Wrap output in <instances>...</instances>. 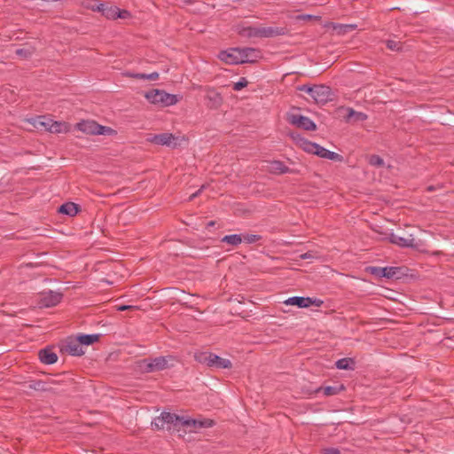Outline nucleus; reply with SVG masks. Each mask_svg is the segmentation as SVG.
Masks as SVG:
<instances>
[{
	"label": "nucleus",
	"mask_w": 454,
	"mask_h": 454,
	"mask_svg": "<svg viewBox=\"0 0 454 454\" xmlns=\"http://www.w3.org/2000/svg\"><path fill=\"white\" fill-rule=\"evenodd\" d=\"M175 361L176 357L173 356L145 358L140 362V367L145 372H160L173 366Z\"/></svg>",
	"instance_id": "nucleus-1"
},
{
	"label": "nucleus",
	"mask_w": 454,
	"mask_h": 454,
	"mask_svg": "<svg viewBox=\"0 0 454 454\" xmlns=\"http://www.w3.org/2000/svg\"><path fill=\"white\" fill-rule=\"evenodd\" d=\"M75 129L87 135L113 136L116 134V130L112 128L100 125L92 120L81 121L76 123Z\"/></svg>",
	"instance_id": "nucleus-2"
},
{
	"label": "nucleus",
	"mask_w": 454,
	"mask_h": 454,
	"mask_svg": "<svg viewBox=\"0 0 454 454\" xmlns=\"http://www.w3.org/2000/svg\"><path fill=\"white\" fill-rule=\"evenodd\" d=\"M145 98L152 104L160 106H174L178 102L177 96L170 94L162 90H151L145 95Z\"/></svg>",
	"instance_id": "nucleus-3"
},
{
	"label": "nucleus",
	"mask_w": 454,
	"mask_h": 454,
	"mask_svg": "<svg viewBox=\"0 0 454 454\" xmlns=\"http://www.w3.org/2000/svg\"><path fill=\"white\" fill-rule=\"evenodd\" d=\"M333 93L330 87L323 84L314 85V90L311 95L312 99L317 105H325L332 101Z\"/></svg>",
	"instance_id": "nucleus-4"
},
{
	"label": "nucleus",
	"mask_w": 454,
	"mask_h": 454,
	"mask_svg": "<svg viewBox=\"0 0 454 454\" xmlns=\"http://www.w3.org/2000/svg\"><path fill=\"white\" fill-rule=\"evenodd\" d=\"M287 121L292 125H294L304 130L313 131L316 130L317 126L315 122L307 116H303L298 114H289L287 115Z\"/></svg>",
	"instance_id": "nucleus-5"
},
{
	"label": "nucleus",
	"mask_w": 454,
	"mask_h": 454,
	"mask_svg": "<svg viewBox=\"0 0 454 454\" xmlns=\"http://www.w3.org/2000/svg\"><path fill=\"white\" fill-rule=\"evenodd\" d=\"M284 303L286 305L297 306L298 308H309L311 305L319 307L321 306L323 301L319 299H313L310 297L294 296L288 298L286 301H284Z\"/></svg>",
	"instance_id": "nucleus-6"
},
{
	"label": "nucleus",
	"mask_w": 454,
	"mask_h": 454,
	"mask_svg": "<svg viewBox=\"0 0 454 454\" xmlns=\"http://www.w3.org/2000/svg\"><path fill=\"white\" fill-rule=\"evenodd\" d=\"M369 271L379 278H398L401 273L399 267H370Z\"/></svg>",
	"instance_id": "nucleus-7"
},
{
	"label": "nucleus",
	"mask_w": 454,
	"mask_h": 454,
	"mask_svg": "<svg viewBox=\"0 0 454 454\" xmlns=\"http://www.w3.org/2000/svg\"><path fill=\"white\" fill-rule=\"evenodd\" d=\"M62 350L68 353L71 356H80L84 354V350L80 342V340L77 337H69L66 340L65 343L62 346Z\"/></svg>",
	"instance_id": "nucleus-8"
},
{
	"label": "nucleus",
	"mask_w": 454,
	"mask_h": 454,
	"mask_svg": "<svg viewBox=\"0 0 454 454\" xmlns=\"http://www.w3.org/2000/svg\"><path fill=\"white\" fill-rule=\"evenodd\" d=\"M239 64L254 63L262 58L261 51L255 48H239Z\"/></svg>",
	"instance_id": "nucleus-9"
},
{
	"label": "nucleus",
	"mask_w": 454,
	"mask_h": 454,
	"mask_svg": "<svg viewBox=\"0 0 454 454\" xmlns=\"http://www.w3.org/2000/svg\"><path fill=\"white\" fill-rule=\"evenodd\" d=\"M62 294L59 292L49 291L47 293L41 294L39 305L41 307L50 308L56 306L60 302Z\"/></svg>",
	"instance_id": "nucleus-10"
},
{
	"label": "nucleus",
	"mask_w": 454,
	"mask_h": 454,
	"mask_svg": "<svg viewBox=\"0 0 454 454\" xmlns=\"http://www.w3.org/2000/svg\"><path fill=\"white\" fill-rule=\"evenodd\" d=\"M220 60L223 61L228 65H238L239 64V48H230L225 51H221L218 54Z\"/></svg>",
	"instance_id": "nucleus-11"
},
{
	"label": "nucleus",
	"mask_w": 454,
	"mask_h": 454,
	"mask_svg": "<svg viewBox=\"0 0 454 454\" xmlns=\"http://www.w3.org/2000/svg\"><path fill=\"white\" fill-rule=\"evenodd\" d=\"M287 29L284 27H259L260 38H272L279 35H285Z\"/></svg>",
	"instance_id": "nucleus-12"
},
{
	"label": "nucleus",
	"mask_w": 454,
	"mask_h": 454,
	"mask_svg": "<svg viewBox=\"0 0 454 454\" xmlns=\"http://www.w3.org/2000/svg\"><path fill=\"white\" fill-rule=\"evenodd\" d=\"M387 239L390 243L395 244L400 247H417V243L415 242V239L412 237V235H409L408 238H403L391 232Z\"/></svg>",
	"instance_id": "nucleus-13"
},
{
	"label": "nucleus",
	"mask_w": 454,
	"mask_h": 454,
	"mask_svg": "<svg viewBox=\"0 0 454 454\" xmlns=\"http://www.w3.org/2000/svg\"><path fill=\"white\" fill-rule=\"evenodd\" d=\"M176 140V137L173 134L161 133L154 135L150 141L156 145H168L175 148L177 145Z\"/></svg>",
	"instance_id": "nucleus-14"
},
{
	"label": "nucleus",
	"mask_w": 454,
	"mask_h": 454,
	"mask_svg": "<svg viewBox=\"0 0 454 454\" xmlns=\"http://www.w3.org/2000/svg\"><path fill=\"white\" fill-rule=\"evenodd\" d=\"M205 98L207 100V106L209 108L216 109L223 103V98L221 94L213 88H207L206 90Z\"/></svg>",
	"instance_id": "nucleus-15"
},
{
	"label": "nucleus",
	"mask_w": 454,
	"mask_h": 454,
	"mask_svg": "<svg viewBox=\"0 0 454 454\" xmlns=\"http://www.w3.org/2000/svg\"><path fill=\"white\" fill-rule=\"evenodd\" d=\"M39 359L44 364H53L58 360V356L50 348H45L39 351Z\"/></svg>",
	"instance_id": "nucleus-16"
},
{
	"label": "nucleus",
	"mask_w": 454,
	"mask_h": 454,
	"mask_svg": "<svg viewBox=\"0 0 454 454\" xmlns=\"http://www.w3.org/2000/svg\"><path fill=\"white\" fill-rule=\"evenodd\" d=\"M209 367L216 369H231L232 367V363L229 359L223 358L212 353Z\"/></svg>",
	"instance_id": "nucleus-17"
},
{
	"label": "nucleus",
	"mask_w": 454,
	"mask_h": 454,
	"mask_svg": "<svg viewBox=\"0 0 454 454\" xmlns=\"http://www.w3.org/2000/svg\"><path fill=\"white\" fill-rule=\"evenodd\" d=\"M80 211V206L74 202H66L58 208V213L74 216Z\"/></svg>",
	"instance_id": "nucleus-18"
},
{
	"label": "nucleus",
	"mask_w": 454,
	"mask_h": 454,
	"mask_svg": "<svg viewBox=\"0 0 454 454\" xmlns=\"http://www.w3.org/2000/svg\"><path fill=\"white\" fill-rule=\"evenodd\" d=\"M345 390V387L342 384H337L334 386L320 387L317 388L316 393H323L325 396H332L340 394Z\"/></svg>",
	"instance_id": "nucleus-19"
},
{
	"label": "nucleus",
	"mask_w": 454,
	"mask_h": 454,
	"mask_svg": "<svg viewBox=\"0 0 454 454\" xmlns=\"http://www.w3.org/2000/svg\"><path fill=\"white\" fill-rule=\"evenodd\" d=\"M29 388L37 390V391H43V392H57L58 389L54 387L53 386H51L47 380H33L29 384Z\"/></svg>",
	"instance_id": "nucleus-20"
},
{
	"label": "nucleus",
	"mask_w": 454,
	"mask_h": 454,
	"mask_svg": "<svg viewBox=\"0 0 454 454\" xmlns=\"http://www.w3.org/2000/svg\"><path fill=\"white\" fill-rule=\"evenodd\" d=\"M269 171L275 175L290 172V168L281 160H272L269 165Z\"/></svg>",
	"instance_id": "nucleus-21"
},
{
	"label": "nucleus",
	"mask_w": 454,
	"mask_h": 454,
	"mask_svg": "<svg viewBox=\"0 0 454 454\" xmlns=\"http://www.w3.org/2000/svg\"><path fill=\"white\" fill-rule=\"evenodd\" d=\"M315 152L316 155L319 156L320 158L328 159L334 161H341L343 159V157L340 154L336 153L334 152H331L321 145L319 146L318 151Z\"/></svg>",
	"instance_id": "nucleus-22"
},
{
	"label": "nucleus",
	"mask_w": 454,
	"mask_h": 454,
	"mask_svg": "<svg viewBox=\"0 0 454 454\" xmlns=\"http://www.w3.org/2000/svg\"><path fill=\"white\" fill-rule=\"evenodd\" d=\"M221 242L231 245V247H238L242 243V234L225 235L222 238Z\"/></svg>",
	"instance_id": "nucleus-23"
},
{
	"label": "nucleus",
	"mask_w": 454,
	"mask_h": 454,
	"mask_svg": "<svg viewBox=\"0 0 454 454\" xmlns=\"http://www.w3.org/2000/svg\"><path fill=\"white\" fill-rule=\"evenodd\" d=\"M335 366L340 370H353L355 366V361L349 357L341 358L336 361Z\"/></svg>",
	"instance_id": "nucleus-24"
},
{
	"label": "nucleus",
	"mask_w": 454,
	"mask_h": 454,
	"mask_svg": "<svg viewBox=\"0 0 454 454\" xmlns=\"http://www.w3.org/2000/svg\"><path fill=\"white\" fill-rule=\"evenodd\" d=\"M347 121L354 119L355 121H364L367 120L368 116L366 114L362 112H356L353 108H348Z\"/></svg>",
	"instance_id": "nucleus-25"
},
{
	"label": "nucleus",
	"mask_w": 454,
	"mask_h": 454,
	"mask_svg": "<svg viewBox=\"0 0 454 454\" xmlns=\"http://www.w3.org/2000/svg\"><path fill=\"white\" fill-rule=\"evenodd\" d=\"M215 425V421L210 419H195V423L192 426L193 432L201 428H208Z\"/></svg>",
	"instance_id": "nucleus-26"
},
{
	"label": "nucleus",
	"mask_w": 454,
	"mask_h": 454,
	"mask_svg": "<svg viewBox=\"0 0 454 454\" xmlns=\"http://www.w3.org/2000/svg\"><path fill=\"white\" fill-rule=\"evenodd\" d=\"M78 338L82 346H89L98 341L100 334H79Z\"/></svg>",
	"instance_id": "nucleus-27"
},
{
	"label": "nucleus",
	"mask_w": 454,
	"mask_h": 454,
	"mask_svg": "<svg viewBox=\"0 0 454 454\" xmlns=\"http://www.w3.org/2000/svg\"><path fill=\"white\" fill-rule=\"evenodd\" d=\"M127 76L136 78V79H141V80L155 81L159 78V73H157V72H153L151 74L129 73V74H127Z\"/></svg>",
	"instance_id": "nucleus-28"
},
{
	"label": "nucleus",
	"mask_w": 454,
	"mask_h": 454,
	"mask_svg": "<svg viewBox=\"0 0 454 454\" xmlns=\"http://www.w3.org/2000/svg\"><path fill=\"white\" fill-rule=\"evenodd\" d=\"M35 52V48L33 46L20 48L15 51L16 55L22 59H30Z\"/></svg>",
	"instance_id": "nucleus-29"
},
{
	"label": "nucleus",
	"mask_w": 454,
	"mask_h": 454,
	"mask_svg": "<svg viewBox=\"0 0 454 454\" xmlns=\"http://www.w3.org/2000/svg\"><path fill=\"white\" fill-rule=\"evenodd\" d=\"M211 352H197L194 354V359L201 364H205L209 367L211 361Z\"/></svg>",
	"instance_id": "nucleus-30"
},
{
	"label": "nucleus",
	"mask_w": 454,
	"mask_h": 454,
	"mask_svg": "<svg viewBox=\"0 0 454 454\" xmlns=\"http://www.w3.org/2000/svg\"><path fill=\"white\" fill-rule=\"evenodd\" d=\"M161 419L165 424H172L175 427H178L179 415L176 413L163 411L161 412Z\"/></svg>",
	"instance_id": "nucleus-31"
},
{
	"label": "nucleus",
	"mask_w": 454,
	"mask_h": 454,
	"mask_svg": "<svg viewBox=\"0 0 454 454\" xmlns=\"http://www.w3.org/2000/svg\"><path fill=\"white\" fill-rule=\"evenodd\" d=\"M51 123V119H48L45 116H38L34 121L33 124L36 129H44V130L48 131V128H50Z\"/></svg>",
	"instance_id": "nucleus-32"
},
{
	"label": "nucleus",
	"mask_w": 454,
	"mask_h": 454,
	"mask_svg": "<svg viewBox=\"0 0 454 454\" xmlns=\"http://www.w3.org/2000/svg\"><path fill=\"white\" fill-rule=\"evenodd\" d=\"M194 423H195L194 419H191V418L184 417V416H179L178 426L187 428L189 433H193V430L192 429V426Z\"/></svg>",
	"instance_id": "nucleus-33"
},
{
	"label": "nucleus",
	"mask_w": 454,
	"mask_h": 454,
	"mask_svg": "<svg viewBox=\"0 0 454 454\" xmlns=\"http://www.w3.org/2000/svg\"><path fill=\"white\" fill-rule=\"evenodd\" d=\"M239 34L247 37H259V27H244Z\"/></svg>",
	"instance_id": "nucleus-34"
},
{
	"label": "nucleus",
	"mask_w": 454,
	"mask_h": 454,
	"mask_svg": "<svg viewBox=\"0 0 454 454\" xmlns=\"http://www.w3.org/2000/svg\"><path fill=\"white\" fill-rule=\"evenodd\" d=\"M319 146H320L319 145L310 142V141H308V140H304L301 143V147L305 152H307L309 153L315 154V155H316L315 151H318Z\"/></svg>",
	"instance_id": "nucleus-35"
},
{
	"label": "nucleus",
	"mask_w": 454,
	"mask_h": 454,
	"mask_svg": "<svg viewBox=\"0 0 454 454\" xmlns=\"http://www.w3.org/2000/svg\"><path fill=\"white\" fill-rule=\"evenodd\" d=\"M119 8L116 6L106 5L103 15L110 20H116Z\"/></svg>",
	"instance_id": "nucleus-36"
},
{
	"label": "nucleus",
	"mask_w": 454,
	"mask_h": 454,
	"mask_svg": "<svg viewBox=\"0 0 454 454\" xmlns=\"http://www.w3.org/2000/svg\"><path fill=\"white\" fill-rule=\"evenodd\" d=\"M262 237L261 235H257V234H248V233L242 234V242L244 241L247 244L256 243V242L262 240Z\"/></svg>",
	"instance_id": "nucleus-37"
},
{
	"label": "nucleus",
	"mask_w": 454,
	"mask_h": 454,
	"mask_svg": "<svg viewBox=\"0 0 454 454\" xmlns=\"http://www.w3.org/2000/svg\"><path fill=\"white\" fill-rule=\"evenodd\" d=\"M64 375H59L58 376L57 378L55 379H49L47 380V382L51 385V386H53L54 387H56L58 389V391L56 393H59V392H61L63 391L64 389L63 388H59V386L60 385H63L65 384V380L63 379Z\"/></svg>",
	"instance_id": "nucleus-38"
},
{
	"label": "nucleus",
	"mask_w": 454,
	"mask_h": 454,
	"mask_svg": "<svg viewBox=\"0 0 454 454\" xmlns=\"http://www.w3.org/2000/svg\"><path fill=\"white\" fill-rule=\"evenodd\" d=\"M63 123L59 121H53L51 120V123L50 128H48V131L51 133H60L62 131Z\"/></svg>",
	"instance_id": "nucleus-39"
},
{
	"label": "nucleus",
	"mask_w": 454,
	"mask_h": 454,
	"mask_svg": "<svg viewBox=\"0 0 454 454\" xmlns=\"http://www.w3.org/2000/svg\"><path fill=\"white\" fill-rule=\"evenodd\" d=\"M369 163L372 166L381 167L384 165V160L379 155L373 154L370 156Z\"/></svg>",
	"instance_id": "nucleus-40"
},
{
	"label": "nucleus",
	"mask_w": 454,
	"mask_h": 454,
	"mask_svg": "<svg viewBox=\"0 0 454 454\" xmlns=\"http://www.w3.org/2000/svg\"><path fill=\"white\" fill-rule=\"evenodd\" d=\"M90 8L92 11H97V12H101L103 14L104 10L106 8V4H103V3H100L98 0H93L92 4L90 5Z\"/></svg>",
	"instance_id": "nucleus-41"
},
{
	"label": "nucleus",
	"mask_w": 454,
	"mask_h": 454,
	"mask_svg": "<svg viewBox=\"0 0 454 454\" xmlns=\"http://www.w3.org/2000/svg\"><path fill=\"white\" fill-rule=\"evenodd\" d=\"M165 425V422L161 419V414L156 417L152 422V427L157 430L163 429Z\"/></svg>",
	"instance_id": "nucleus-42"
},
{
	"label": "nucleus",
	"mask_w": 454,
	"mask_h": 454,
	"mask_svg": "<svg viewBox=\"0 0 454 454\" xmlns=\"http://www.w3.org/2000/svg\"><path fill=\"white\" fill-rule=\"evenodd\" d=\"M247 83H248L247 80L245 77H241L239 80V82H237L233 84V90L236 91L241 90L242 89H244L245 87L247 86Z\"/></svg>",
	"instance_id": "nucleus-43"
},
{
	"label": "nucleus",
	"mask_w": 454,
	"mask_h": 454,
	"mask_svg": "<svg viewBox=\"0 0 454 454\" xmlns=\"http://www.w3.org/2000/svg\"><path fill=\"white\" fill-rule=\"evenodd\" d=\"M386 46L387 47V49L391 50V51H400L401 47H400V43L399 42H396V41H394V40H387L386 42Z\"/></svg>",
	"instance_id": "nucleus-44"
},
{
	"label": "nucleus",
	"mask_w": 454,
	"mask_h": 454,
	"mask_svg": "<svg viewBox=\"0 0 454 454\" xmlns=\"http://www.w3.org/2000/svg\"><path fill=\"white\" fill-rule=\"evenodd\" d=\"M297 90L300 91H304L311 97L314 90V86H310L309 84H302L298 86Z\"/></svg>",
	"instance_id": "nucleus-45"
},
{
	"label": "nucleus",
	"mask_w": 454,
	"mask_h": 454,
	"mask_svg": "<svg viewBox=\"0 0 454 454\" xmlns=\"http://www.w3.org/2000/svg\"><path fill=\"white\" fill-rule=\"evenodd\" d=\"M356 27L355 25H340L339 27H335V29L336 28H339V33H347V32H350L352 30H354Z\"/></svg>",
	"instance_id": "nucleus-46"
},
{
	"label": "nucleus",
	"mask_w": 454,
	"mask_h": 454,
	"mask_svg": "<svg viewBox=\"0 0 454 454\" xmlns=\"http://www.w3.org/2000/svg\"><path fill=\"white\" fill-rule=\"evenodd\" d=\"M130 17V13L129 11L127 10H118V13H117V19L120 18V19H127Z\"/></svg>",
	"instance_id": "nucleus-47"
},
{
	"label": "nucleus",
	"mask_w": 454,
	"mask_h": 454,
	"mask_svg": "<svg viewBox=\"0 0 454 454\" xmlns=\"http://www.w3.org/2000/svg\"><path fill=\"white\" fill-rule=\"evenodd\" d=\"M325 454H340V451L337 448H328L325 450Z\"/></svg>",
	"instance_id": "nucleus-48"
},
{
	"label": "nucleus",
	"mask_w": 454,
	"mask_h": 454,
	"mask_svg": "<svg viewBox=\"0 0 454 454\" xmlns=\"http://www.w3.org/2000/svg\"><path fill=\"white\" fill-rule=\"evenodd\" d=\"M130 309H133V307L129 306V305H121V306L118 307V310H120V311H124V310Z\"/></svg>",
	"instance_id": "nucleus-49"
},
{
	"label": "nucleus",
	"mask_w": 454,
	"mask_h": 454,
	"mask_svg": "<svg viewBox=\"0 0 454 454\" xmlns=\"http://www.w3.org/2000/svg\"><path fill=\"white\" fill-rule=\"evenodd\" d=\"M201 189L198 190L196 192H194L193 194H192L189 198L190 200H192L194 198H196L199 193L200 192Z\"/></svg>",
	"instance_id": "nucleus-50"
},
{
	"label": "nucleus",
	"mask_w": 454,
	"mask_h": 454,
	"mask_svg": "<svg viewBox=\"0 0 454 454\" xmlns=\"http://www.w3.org/2000/svg\"><path fill=\"white\" fill-rule=\"evenodd\" d=\"M311 254L309 253H305L301 255V259H308V258H311Z\"/></svg>",
	"instance_id": "nucleus-51"
},
{
	"label": "nucleus",
	"mask_w": 454,
	"mask_h": 454,
	"mask_svg": "<svg viewBox=\"0 0 454 454\" xmlns=\"http://www.w3.org/2000/svg\"><path fill=\"white\" fill-rule=\"evenodd\" d=\"M215 222H214V221H210L209 223H207V228H210V227L215 226Z\"/></svg>",
	"instance_id": "nucleus-52"
},
{
	"label": "nucleus",
	"mask_w": 454,
	"mask_h": 454,
	"mask_svg": "<svg viewBox=\"0 0 454 454\" xmlns=\"http://www.w3.org/2000/svg\"><path fill=\"white\" fill-rule=\"evenodd\" d=\"M427 190L428 192H433V191H434V187L433 185H429V186L427 187Z\"/></svg>",
	"instance_id": "nucleus-53"
}]
</instances>
